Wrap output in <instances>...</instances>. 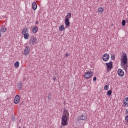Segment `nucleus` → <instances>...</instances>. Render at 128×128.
<instances>
[{
  "mask_svg": "<svg viewBox=\"0 0 128 128\" xmlns=\"http://www.w3.org/2000/svg\"><path fill=\"white\" fill-rule=\"evenodd\" d=\"M128 55L126 53L122 54V58H120V66L126 72H128Z\"/></svg>",
  "mask_w": 128,
  "mask_h": 128,
  "instance_id": "1",
  "label": "nucleus"
},
{
  "mask_svg": "<svg viewBox=\"0 0 128 128\" xmlns=\"http://www.w3.org/2000/svg\"><path fill=\"white\" fill-rule=\"evenodd\" d=\"M68 120H70V113L68 110H64L63 114H62L61 124L64 126L68 124Z\"/></svg>",
  "mask_w": 128,
  "mask_h": 128,
  "instance_id": "2",
  "label": "nucleus"
},
{
  "mask_svg": "<svg viewBox=\"0 0 128 128\" xmlns=\"http://www.w3.org/2000/svg\"><path fill=\"white\" fill-rule=\"evenodd\" d=\"M21 34L24 36V40H28L30 38V34L28 33V28H23Z\"/></svg>",
  "mask_w": 128,
  "mask_h": 128,
  "instance_id": "3",
  "label": "nucleus"
},
{
  "mask_svg": "<svg viewBox=\"0 0 128 128\" xmlns=\"http://www.w3.org/2000/svg\"><path fill=\"white\" fill-rule=\"evenodd\" d=\"M72 18V14L70 13H68L65 16L64 24L66 26H70V18Z\"/></svg>",
  "mask_w": 128,
  "mask_h": 128,
  "instance_id": "4",
  "label": "nucleus"
},
{
  "mask_svg": "<svg viewBox=\"0 0 128 128\" xmlns=\"http://www.w3.org/2000/svg\"><path fill=\"white\" fill-rule=\"evenodd\" d=\"M94 76V72L92 71H88L84 74V78L86 80H88L92 78Z\"/></svg>",
  "mask_w": 128,
  "mask_h": 128,
  "instance_id": "5",
  "label": "nucleus"
},
{
  "mask_svg": "<svg viewBox=\"0 0 128 128\" xmlns=\"http://www.w3.org/2000/svg\"><path fill=\"white\" fill-rule=\"evenodd\" d=\"M38 43V40L36 39V38L32 36L29 40V44H32V46H34L35 44H36Z\"/></svg>",
  "mask_w": 128,
  "mask_h": 128,
  "instance_id": "6",
  "label": "nucleus"
},
{
  "mask_svg": "<svg viewBox=\"0 0 128 128\" xmlns=\"http://www.w3.org/2000/svg\"><path fill=\"white\" fill-rule=\"evenodd\" d=\"M106 66L107 67V72H110L112 68V62H110L108 63H106Z\"/></svg>",
  "mask_w": 128,
  "mask_h": 128,
  "instance_id": "7",
  "label": "nucleus"
},
{
  "mask_svg": "<svg viewBox=\"0 0 128 128\" xmlns=\"http://www.w3.org/2000/svg\"><path fill=\"white\" fill-rule=\"evenodd\" d=\"M78 122H80V120H84L86 122V120H88V116L86 115L82 114L78 118Z\"/></svg>",
  "mask_w": 128,
  "mask_h": 128,
  "instance_id": "8",
  "label": "nucleus"
},
{
  "mask_svg": "<svg viewBox=\"0 0 128 128\" xmlns=\"http://www.w3.org/2000/svg\"><path fill=\"white\" fill-rule=\"evenodd\" d=\"M30 48L28 46H26L24 50V56H28L30 54Z\"/></svg>",
  "mask_w": 128,
  "mask_h": 128,
  "instance_id": "9",
  "label": "nucleus"
},
{
  "mask_svg": "<svg viewBox=\"0 0 128 128\" xmlns=\"http://www.w3.org/2000/svg\"><path fill=\"white\" fill-rule=\"evenodd\" d=\"M102 60L104 62H108L110 60V54H105L102 56Z\"/></svg>",
  "mask_w": 128,
  "mask_h": 128,
  "instance_id": "10",
  "label": "nucleus"
},
{
  "mask_svg": "<svg viewBox=\"0 0 128 128\" xmlns=\"http://www.w3.org/2000/svg\"><path fill=\"white\" fill-rule=\"evenodd\" d=\"M118 74L119 76H124V72L122 69H118Z\"/></svg>",
  "mask_w": 128,
  "mask_h": 128,
  "instance_id": "11",
  "label": "nucleus"
},
{
  "mask_svg": "<svg viewBox=\"0 0 128 128\" xmlns=\"http://www.w3.org/2000/svg\"><path fill=\"white\" fill-rule=\"evenodd\" d=\"M20 96L19 95H16L15 96V98L14 99V102L16 104H18V102H20Z\"/></svg>",
  "mask_w": 128,
  "mask_h": 128,
  "instance_id": "12",
  "label": "nucleus"
},
{
  "mask_svg": "<svg viewBox=\"0 0 128 128\" xmlns=\"http://www.w3.org/2000/svg\"><path fill=\"white\" fill-rule=\"evenodd\" d=\"M38 26H35L32 28V34H36V32H38Z\"/></svg>",
  "mask_w": 128,
  "mask_h": 128,
  "instance_id": "13",
  "label": "nucleus"
},
{
  "mask_svg": "<svg viewBox=\"0 0 128 128\" xmlns=\"http://www.w3.org/2000/svg\"><path fill=\"white\" fill-rule=\"evenodd\" d=\"M97 12L98 14H102L104 12V8L102 7H100L98 8Z\"/></svg>",
  "mask_w": 128,
  "mask_h": 128,
  "instance_id": "14",
  "label": "nucleus"
},
{
  "mask_svg": "<svg viewBox=\"0 0 128 128\" xmlns=\"http://www.w3.org/2000/svg\"><path fill=\"white\" fill-rule=\"evenodd\" d=\"M32 8L34 10H36L38 8V4H36V2H33L32 4Z\"/></svg>",
  "mask_w": 128,
  "mask_h": 128,
  "instance_id": "15",
  "label": "nucleus"
},
{
  "mask_svg": "<svg viewBox=\"0 0 128 128\" xmlns=\"http://www.w3.org/2000/svg\"><path fill=\"white\" fill-rule=\"evenodd\" d=\"M123 102L124 106H126L128 105V96L124 98V100H123Z\"/></svg>",
  "mask_w": 128,
  "mask_h": 128,
  "instance_id": "16",
  "label": "nucleus"
},
{
  "mask_svg": "<svg viewBox=\"0 0 128 128\" xmlns=\"http://www.w3.org/2000/svg\"><path fill=\"white\" fill-rule=\"evenodd\" d=\"M6 32V28H4V27H2L0 28V32Z\"/></svg>",
  "mask_w": 128,
  "mask_h": 128,
  "instance_id": "17",
  "label": "nucleus"
},
{
  "mask_svg": "<svg viewBox=\"0 0 128 128\" xmlns=\"http://www.w3.org/2000/svg\"><path fill=\"white\" fill-rule=\"evenodd\" d=\"M59 30H60V32H62V30H64V25L61 24L59 27Z\"/></svg>",
  "mask_w": 128,
  "mask_h": 128,
  "instance_id": "18",
  "label": "nucleus"
},
{
  "mask_svg": "<svg viewBox=\"0 0 128 128\" xmlns=\"http://www.w3.org/2000/svg\"><path fill=\"white\" fill-rule=\"evenodd\" d=\"M14 66L16 68H18L20 66V62L18 61L16 62L14 64Z\"/></svg>",
  "mask_w": 128,
  "mask_h": 128,
  "instance_id": "19",
  "label": "nucleus"
},
{
  "mask_svg": "<svg viewBox=\"0 0 128 128\" xmlns=\"http://www.w3.org/2000/svg\"><path fill=\"white\" fill-rule=\"evenodd\" d=\"M22 82H20L18 84V88H22Z\"/></svg>",
  "mask_w": 128,
  "mask_h": 128,
  "instance_id": "20",
  "label": "nucleus"
},
{
  "mask_svg": "<svg viewBox=\"0 0 128 128\" xmlns=\"http://www.w3.org/2000/svg\"><path fill=\"white\" fill-rule=\"evenodd\" d=\"M48 100H50L52 98V94L50 93L48 94Z\"/></svg>",
  "mask_w": 128,
  "mask_h": 128,
  "instance_id": "21",
  "label": "nucleus"
},
{
  "mask_svg": "<svg viewBox=\"0 0 128 128\" xmlns=\"http://www.w3.org/2000/svg\"><path fill=\"white\" fill-rule=\"evenodd\" d=\"M122 26H126V20H122Z\"/></svg>",
  "mask_w": 128,
  "mask_h": 128,
  "instance_id": "22",
  "label": "nucleus"
},
{
  "mask_svg": "<svg viewBox=\"0 0 128 128\" xmlns=\"http://www.w3.org/2000/svg\"><path fill=\"white\" fill-rule=\"evenodd\" d=\"M109 88V87H108V85H106L104 86V90H108Z\"/></svg>",
  "mask_w": 128,
  "mask_h": 128,
  "instance_id": "23",
  "label": "nucleus"
},
{
  "mask_svg": "<svg viewBox=\"0 0 128 128\" xmlns=\"http://www.w3.org/2000/svg\"><path fill=\"white\" fill-rule=\"evenodd\" d=\"M112 90H108V92H107V94H108V96H111L112 95Z\"/></svg>",
  "mask_w": 128,
  "mask_h": 128,
  "instance_id": "24",
  "label": "nucleus"
},
{
  "mask_svg": "<svg viewBox=\"0 0 128 128\" xmlns=\"http://www.w3.org/2000/svg\"><path fill=\"white\" fill-rule=\"evenodd\" d=\"M114 58H116V56H114V54H112L111 55V59L112 60H114Z\"/></svg>",
  "mask_w": 128,
  "mask_h": 128,
  "instance_id": "25",
  "label": "nucleus"
},
{
  "mask_svg": "<svg viewBox=\"0 0 128 128\" xmlns=\"http://www.w3.org/2000/svg\"><path fill=\"white\" fill-rule=\"evenodd\" d=\"M96 77H94V78H93V81H94V82H96Z\"/></svg>",
  "mask_w": 128,
  "mask_h": 128,
  "instance_id": "26",
  "label": "nucleus"
},
{
  "mask_svg": "<svg viewBox=\"0 0 128 128\" xmlns=\"http://www.w3.org/2000/svg\"><path fill=\"white\" fill-rule=\"evenodd\" d=\"M54 80H56V77L53 78Z\"/></svg>",
  "mask_w": 128,
  "mask_h": 128,
  "instance_id": "27",
  "label": "nucleus"
},
{
  "mask_svg": "<svg viewBox=\"0 0 128 128\" xmlns=\"http://www.w3.org/2000/svg\"><path fill=\"white\" fill-rule=\"evenodd\" d=\"M66 57L68 56V54H66Z\"/></svg>",
  "mask_w": 128,
  "mask_h": 128,
  "instance_id": "28",
  "label": "nucleus"
},
{
  "mask_svg": "<svg viewBox=\"0 0 128 128\" xmlns=\"http://www.w3.org/2000/svg\"><path fill=\"white\" fill-rule=\"evenodd\" d=\"M36 24H38V22H36Z\"/></svg>",
  "mask_w": 128,
  "mask_h": 128,
  "instance_id": "29",
  "label": "nucleus"
},
{
  "mask_svg": "<svg viewBox=\"0 0 128 128\" xmlns=\"http://www.w3.org/2000/svg\"><path fill=\"white\" fill-rule=\"evenodd\" d=\"M126 22L127 24H128V18L126 20Z\"/></svg>",
  "mask_w": 128,
  "mask_h": 128,
  "instance_id": "30",
  "label": "nucleus"
}]
</instances>
